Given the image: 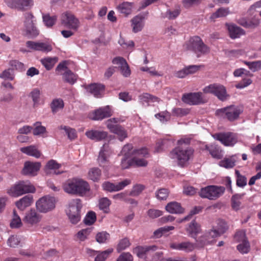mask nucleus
<instances>
[{
	"mask_svg": "<svg viewBox=\"0 0 261 261\" xmlns=\"http://www.w3.org/2000/svg\"><path fill=\"white\" fill-rule=\"evenodd\" d=\"M64 191L68 194L82 196L90 190L88 183L79 178L69 179L63 186Z\"/></svg>",
	"mask_w": 261,
	"mask_h": 261,
	"instance_id": "1",
	"label": "nucleus"
},
{
	"mask_svg": "<svg viewBox=\"0 0 261 261\" xmlns=\"http://www.w3.org/2000/svg\"><path fill=\"white\" fill-rule=\"evenodd\" d=\"M194 150L189 146H177L169 154L170 158L175 160L181 167L185 166L193 157Z\"/></svg>",
	"mask_w": 261,
	"mask_h": 261,
	"instance_id": "2",
	"label": "nucleus"
},
{
	"mask_svg": "<svg viewBox=\"0 0 261 261\" xmlns=\"http://www.w3.org/2000/svg\"><path fill=\"white\" fill-rule=\"evenodd\" d=\"M185 47L187 50L194 51L197 54L198 57L210 52L209 47L203 42L198 36H194L191 38L185 44Z\"/></svg>",
	"mask_w": 261,
	"mask_h": 261,
	"instance_id": "3",
	"label": "nucleus"
},
{
	"mask_svg": "<svg viewBox=\"0 0 261 261\" xmlns=\"http://www.w3.org/2000/svg\"><path fill=\"white\" fill-rule=\"evenodd\" d=\"M35 188L29 180L19 181L8 190V193L13 197H17L24 194L34 193Z\"/></svg>",
	"mask_w": 261,
	"mask_h": 261,
	"instance_id": "4",
	"label": "nucleus"
},
{
	"mask_svg": "<svg viewBox=\"0 0 261 261\" xmlns=\"http://www.w3.org/2000/svg\"><path fill=\"white\" fill-rule=\"evenodd\" d=\"M82 207L81 200L80 199H72L68 204L66 214L70 223L77 224L81 220V210Z\"/></svg>",
	"mask_w": 261,
	"mask_h": 261,
	"instance_id": "5",
	"label": "nucleus"
},
{
	"mask_svg": "<svg viewBox=\"0 0 261 261\" xmlns=\"http://www.w3.org/2000/svg\"><path fill=\"white\" fill-rule=\"evenodd\" d=\"M23 21L26 35L30 38H35L39 34V31L36 27V19L31 12L24 14Z\"/></svg>",
	"mask_w": 261,
	"mask_h": 261,
	"instance_id": "6",
	"label": "nucleus"
},
{
	"mask_svg": "<svg viewBox=\"0 0 261 261\" xmlns=\"http://www.w3.org/2000/svg\"><path fill=\"white\" fill-rule=\"evenodd\" d=\"M225 188L222 186H208L201 188L199 192V196L203 198L215 200L223 194Z\"/></svg>",
	"mask_w": 261,
	"mask_h": 261,
	"instance_id": "7",
	"label": "nucleus"
},
{
	"mask_svg": "<svg viewBox=\"0 0 261 261\" xmlns=\"http://www.w3.org/2000/svg\"><path fill=\"white\" fill-rule=\"evenodd\" d=\"M203 91L206 93H211L215 95L219 99L222 101L225 100L228 95L224 86L218 84L210 85L204 87Z\"/></svg>",
	"mask_w": 261,
	"mask_h": 261,
	"instance_id": "8",
	"label": "nucleus"
},
{
	"mask_svg": "<svg viewBox=\"0 0 261 261\" xmlns=\"http://www.w3.org/2000/svg\"><path fill=\"white\" fill-rule=\"evenodd\" d=\"M61 23L65 28L77 31L80 27L79 20L71 13L65 12L62 14Z\"/></svg>",
	"mask_w": 261,
	"mask_h": 261,
	"instance_id": "9",
	"label": "nucleus"
},
{
	"mask_svg": "<svg viewBox=\"0 0 261 261\" xmlns=\"http://www.w3.org/2000/svg\"><path fill=\"white\" fill-rule=\"evenodd\" d=\"M56 200L53 197L48 196L40 198L36 203L37 209L40 212L46 213L54 209Z\"/></svg>",
	"mask_w": 261,
	"mask_h": 261,
	"instance_id": "10",
	"label": "nucleus"
},
{
	"mask_svg": "<svg viewBox=\"0 0 261 261\" xmlns=\"http://www.w3.org/2000/svg\"><path fill=\"white\" fill-rule=\"evenodd\" d=\"M213 137L227 146H233L237 143L238 140L237 135L231 132L215 134Z\"/></svg>",
	"mask_w": 261,
	"mask_h": 261,
	"instance_id": "11",
	"label": "nucleus"
},
{
	"mask_svg": "<svg viewBox=\"0 0 261 261\" xmlns=\"http://www.w3.org/2000/svg\"><path fill=\"white\" fill-rule=\"evenodd\" d=\"M7 6L11 9L23 11L33 6V0H4Z\"/></svg>",
	"mask_w": 261,
	"mask_h": 261,
	"instance_id": "12",
	"label": "nucleus"
},
{
	"mask_svg": "<svg viewBox=\"0 0 261 261\" xmlns=\"http://www.w3.org/2000/svg\"><path fill=\"white\" fill-rule=\"evenodd\" d=\"M111 153L109 147L103 145L97 158V162L100 166L107 168L110 165L109 158Z\"/></svg>",
	"mask_w": 261,
	"mask_h": 261,
	"instance_id": "13",
	"label": "nucleus"
},
{
	"mask_svg": "<svg viewBox=\"0 0 261 261\" xmlns=\"http://www.w3.org/2000/svg\"><path fill=\"white\" fill-rule=\"evenodd\" d=\"M130 183L131 180L130 179H125L117 184H114L109 181H105L102 184V187L104 190L110 192H113L123 189L126 186L129 185Z\"/></svg>",
	"mask_w": 261,
	"mask_h": 261,
	"instance_id": "14",
	"label": "nucleus"
},
{
	"mask_svg": "<svg viewBox=\"0 0 261 261\" xmlns=\"http://www.w3.org/2000/svg\"><path fill=\"white\" fill-rule=\"evenodd\" d=\"M169 246L172 249L189 253L193 251L195 249L196 244L189 241H185L179 243H171Z\"/></svg>",
	"mask_w": 261,
	"mask_h": 261,
	"instance_id": "15",
	"label": "nucleus"
},
{
	"mask_svg": "<svg viewBox=\"0 0 261 261\" xmlns=\"http://www.w3.org/2000/svg\"><path fill=\"white\" fill-rule=\"evenodd\" d=\"M225 114L226 118L230 121H233L237 119L242 110L237 106H230L217 111Z\"/></svg>",
	"mask_w": 261,
	"mask_h": 261,
	"instance_id": "16",
	"label": "nucleus"
},
{
	"mask_svg": "<svg viewBox=\"0 0 261 261\" xmlns=\"http://www.w3.org/2000/svg\"><path fill=\"white\" fill-rule=\"evenodd\" d=\"M182 101L190 105H198L204 102L202 93H190L184 94L182 97Z\"/></svg>",
	"mask_w": 261,
	"mask_h": 261,
	"instance_id": "17",
	"label": "nucleus"
},
{
	"mask_svg": "<svg viewBox=\"0 0 261 261\" xmlns=\"http://www.w3.org/2000/svg\"><path fill=\"white\" fill-rule=\"evenodd\" d=\"M227 229V226L224 224V226L222 228H219L218 230H211L206 234V237L207 238V240L201 243H200L201 241H197V245L200 247H203L211 242L210 239H214L220 236L221 234L223 233Z\"/></svg>",
	"mask_w": 261,
	"mask_h": 261,
	"instance_id": "18",
	"label": "nucleus"
},
{
	"mask_svg": "<svg viewBox=\"0 0 261 261\" xmlns=\"http://www.w3.org/2000/svg\"><path fill=\"white\" fill-rule=\"evenodd\" d=\"M112 63L114 64L119 65L121 73L123 76L128 77L130 75L131 73L130 70L126 60L123 58L120 57H116L113 60Z\"/></svg>",
	"mask_w": 261,
	"mask_h": 261,
	"instance_id": "19",
	"label": "nucleus"
},
{
	"mask_svg": "<svg viewBox=\"0 0 261 261\" xmlns=\"http://www.w3.org/2000/svg\"><path fill=\"white\" fill-rule=\"evenodd\" d=\"M113 112L109 106L100 108L93 113L92 119L94 120H101L108 118L112 115Z\"/></svg>",
	"mask_w": 261,
	"mask_h": 261,
	"instance_id": "20",
	"label": "nucleus"
},
{
	"mask_svg": "<svg viewBox=\"0 0 261 261\" xmlns=\"http://www.w3.org/2000/svg\"><path fill=\"white\" fill-rule=\"evenodd\" d=\"M108 132L103 130L91 129L86 131L85 135L88 138L95 141H100L108 137Z\"/></svg>",
	"mask_w": 261,
	"mask_h": 261,
	"instance_id": "21",
	"label": "nucleus"
},
{
	"mask_svg": "<svg viewBox=\"0 0 261 261\" xmlns=\"http://www.w3.org/2000/svg\"><path fill=\"white\" fill-rule=\"evenodd\" d=\"M41 164L39 162H26L22 170L24 175H35L39 170Z\"/></svg>",
	"mask_w": 261,
	"mask_h": 261,
	"instance_id": "22",
	"label": "nucleus"
},
{
	"mask_svg": "<svg viewBox=\"0 0 261 261\" xmlns=\"http://www.w3.org/2000/svg\"><path fill=\"white\" fill-rule=\"evenodd\" d=\"M144 17L141 15L135 16L131 19V26L135 33L142 31L144 26Z\"/></svg>",
	"mask_w": 261,
	"mask_h": 261,
	"instance_id": "23",
	"label": "nucleus"
},
{
	"mask_svg": "<svg viewBox=\"0 0 261 261\" xmlns=\"http://www.w3.org/2000/svg\"><path fill=\"white\" fill-rule=\"evenodd\" d=\"M227 29L231 39L238 38L245 34V32L243 29L233 24L227 25Z\"/></svg>",
	"mask_w": 261,
	"mask_h": 261,
	"instance_id": "24",
	"label": "nucleus"
},
{
	"mask_svg": "<svg viewBox=\"0 0 261 261\" xmlns=\"http://www.w3.org/2000/svg\"><path fill=\"white\" fill-rule=\"evenodd\" d=\"M105 86L100 84H93L89 85L87 90L96 97H100L103 95Z\"/></svg>",
	"mask_w": 261,
	"mask_h": 261,
	"instance_id": "25",
	"label": "nucleus"
},
{
	"mask_svg": "<svg viewBox=\"0 0 261 261\" xmlns=\"http://www.w3.org/2000/svg\"><path fill=\"white\" fill-rule=\"evenodd\" d=\"M40 220V216L36 211L34 210H31L26 213L23 221L25 223L34 224L39 222Z\"/></svg>",
	"mask_w": 261,
	"mask_h": 261,
	"instance_id": "26",
	"label": "nucleus"
},
{
	"mask_svg": "<svg viewBox=\"0 0 261 261\" xmlns=\"http://www.w3.org/2000/svg\"><path fill=\"white\" fill-rule=\"evenodd\" d=\"M133 7V3L124 2L118 5L116 9L120 13L126 16L132 13Z\"/></svg>",
	"mask_w": 261,
	"mask_h": 261,
	"instance_id": "27",
	"label": "nucleus"
},
{
	"mask_svg": "<svg viewBox=\"0 0 261 261\" xmlns=\"http://www.w3.org/2000/svg\"><path fill=\"white\" fill-rule=\"evenodd\" d=\"M186 230L189 236L193 238H195L196 236L201 231L200 225L195 220H193L189 224Z\"/></svg>",
	"mask_w": 261,
	"mask_h": 261,
	"instance_id": "28",
	"label": "nucleus"
},
{
	"mask_svg": "<svg viewBox=\"0 0 261 261\" xmlns=\"http://www.w3.org/2000/svg\"><path fill=\"white\" fill-rule=\"evenodd\" d=\"M33 196L30 195H26L16 202V205L19 210L23 211L26 207L30 206L33 203Z\"/></svg>",
	"mask_w": 261,
	"mask_h": 261,
	"instance_id": "29",
	"label": "nucleus"
},
{
	"mask_svg": "<svg viewBox=\"0 0 261 261\" xmlns=\"http://www.w3.org/2000/svg\"><path fill=\"white\" fill-rule=\"evenodd\" d=\"M166 210L171 214H181L184 212V209L180 203L175 201L168 203L166 206Z\"/></svg>",
	"mask_w": 261,
	"mask_h": 261,
	"instance_id": "30",
	"label": "nucleus"
},
{
	"mask_svg": "<svg viewBox=\"0 0 261 261\" xmlns=\"http://www.w3.org/2000/svg\"><path fill=\"white\" fill-rule=\"evenodd\" d=\"M20 151L23 153L34 156L36 158H39L41 156V152L38 150L37 148L34 145L21 147Z\"/></svg>",
	"mask_w": 261,
	"mask_h": 261,
	"instance_id": "31",
	"label": "nucleus"
},
{
	"mask_svg": "<svg viewBox=\"0 0 261 261\" xmlns=\"http://www.w3.org/2000/svg\"><path fill=\"white\" fill-rule=\"evenodd\" d=\"M205 149L208 150L211 155L215 159H220L222 158V151L217 145L212 144L210 146L206 145Z\"/></svg>",
	"mask_w": 261,
	"mask_h": 261,
	"instance_id": "32",
	"label": "nucleus"
},
{
	"mask_svg": "<svg viewBox=\"0 0 261 261\" xmlns=\"http://www.w3.org/2000/svg\"><path fill=\"white\" fill-rule=\"evenodd\" d=\"M111 133L116 135L120 141H123L127 137V130L120 125H117L115 128L112 130Z\"/></svg>",
	"mask_w": 261,
	"mask_h": 261,
	"instance_id": "33",
	"label": "nucleus"
},
{
	"mask_svg": "<svg viewBox=\"0 0 261 261\" xmlns=\"http://www.w3.org/2000/svg\"><path fill=\"white\" fill-rule=\"evenodd\" d=\"M101 175V171L97 167H93L89 169L88 173L89 179L93 181H98Z\"/></svg>",
	"mask_w": 261,
	"mask_h": 261,
	"instance_id": "34",
	"label": "nucleus"
},
{
	"mask_svg": "<svg viewBox=\"0 0 261 261\" xmlns=\"http://www.w3.org/2000/svg\"><path fill=\"white\" fill-rule=\"evenodd\" d=\"M41 63L47 70H51L58 61L57 57H46L42 59Z\"/></svg>",
	"mask_w": 261,
	"mask_h": 261,
	"instance_id": "35",
	"label": "nucleus"
},
{
	"mask_svg": "<svg viewBox=\"0 0 261 261\" xmlns=\"http://www.w3.org/2000/svg\"><path fill=\"white\" fill-rule=\"evenodd\" d=\"M229 14L230 11L228 8L221 7L211 15L210 19L214 21L218 18L226 17Z\"/></svg>",
	"mask_w": 261,
	"mask_h": 261,
	"instance_id": "36",
	"label": "nucleus"
},
{
	"mask_svg": "<svg viewBox=\"0 0 261 261\" xmlns=\"http://www.w3.org/2000/svg\"><path fill=\"white\" fill-rule=\"evenodd\" d=\"M156 249L155 246H138L135 249V252L139 257L143 256L150 250H155Z\"/></svg>",
	"mask_w": 261,
	"mask_h": 261,
	"instance_id": "37",
	"label": "nucleus"
},
{
	"mask_svg": "<svg viewBox=\"0 0 261 261\" xmlns=\"http://www.w3.org/2000/svg\"><path fill=\"white\" fill-rule=\"evenodd\" d=\"M245 195V193L236 194L231 198V207L233 210L238 211L240 208L241 202L240 200Z\"/></svg>",
	"mask_w": 261,
	"mask_h": 261,
	"instance_id": "38",
	"label": "nucleus"
},
{
	"mask_svg": "<svg viewBox=\"0 0 261 261\" xmlns=\"http://www.w3.org/2000/svg\"><path fill=\"white\" fill-rule=\"evenodd\" d=\"M64 103L63 100L61 98L54 99L50 104L52 112L54 114L56 113L60 110H62L64 108Z\"/></svg>",
	"mask_w": 261,
	"mask_h": 261,
	"instance_id": "39",
	"label": "nucleus"
},
{
	"mask_svg": "<svg viewBox=\"0 0 261 261\" xmlns=\"http://www.w3.org/2000/svg\"><path fill=\"white\" fill-rule=\"evenodd\" d=\"M236 160L233 156L229 158H224L219 162L220 166L226 169L232 168L235 166Z\"/></svg>",
	"mask_w": 261,
	"mask_h": 261,
	"instance_id": "40",
	"label": "nucleus"
},
{
	"mask_svg": "<svg viewBox=\"0 0 261 261\" xmlns=\"http://www.w3.org/2000/svg\"><path fill=\"white\" fill-rule=\"evenodd\" d=\"M0 78L5 81H13L15 78V74L13 69L8 68L4 70L0 73Z\"/></svg>",
	"mask_w": 261,
	"mask_h": 261,
	"instance_id": "41",
	"label": "nucleus"
},
{
	"mask_svg": "<svg viewBox=\"0 0 261 261\" xmlns=\"http://www.w3.org/2000/svg\"><path fill=\"white\" fill-rule=\"evenodd\" d=\"M139 98L142 102L148 103L159 101V98L158 97L153 96L147 93H144L140 95Z\"/></svg>",
	"mask_w": 261,
	"mask_h": 261,
	"instance_id": "42",
	"label": "nucleus"
},
{
	"mask_svg": "<svg viewBox=\"0 0 261 261\" xmlns=\"http://www.w3.org/2000/svg\"><path fill=\"white\" fill-rule=\"evenodd\" d=\"M64 81L70 84H73L76 81V76L71 70H67L63 74Z\"/></svg>",
	"mask_w": 261,
	"mask_h": 261,
	"instance_id": "43",
	"label": "nucleus"
},
{
	"mask_svg": "<svg viewBox=\"0 0 261 261\" xmlns=\"http://www.w3.org/2000/svg\"><path fill=\"white\" fill-rule=\"evenodd\" d=\"M190 113V110L188 109L175 108L172 110V114L175 117H183L188 115Z\"/></svg>",
	"mask_w": 261,
	"mask_h": 261,
	"instance_id": "44",
	"label": "nucleus"
},
{
	"mask_svg": "<svg viewBox=\"0 0 261 261\" xmlns=\"http://www.w3.org/2000/svg\"><path fill=\"white\" fill-rule=\"evenodd\" d=\"M96 241L100 243H105L110 239V234L106 231L98 232L95 237Z\"/></svg>",
	"mask_w": 261,
	"mask_h": 261,
	"instance_id": "45",
	"label": "nucleus"
},
{
	"mask_svg": "<svg viewBox=\"0 0 261 261\" xmlns=\"http://www.w3.org/2000/svg\"><path fill=\"white\" fill-rule=\"evenodd\" d=\"M111 201L106 197L101 198L99 201V207L105 213H108Z\"/></svg>",
	"mask_w": 261,
	"mask_h": 261,
	"instance_id": "46",
	"label": "nucleus"
},
{
	"mask_svg": "<svg viewBox=\"0 0 261 261\" xmlns=\"http://www.w3.org/2000/svg\"><path fill=\"white\" fill-rule=\"evenodd\" d=\"M56 20L57 16L55 15L51 16L49 14H46L43 16V21L47 27H51Z\"/></svg>",
	"mask_w": 261,
	"mask_h": 261,
	"instance_id": "47",
	"label": "nucleus"
},
{
	"mask_svg": "<svg viewBox=\"0 0 261 261\" xmlns=\"http://www.w3.org/2000/svg\"><path fill=\"white\" fill-rule=\"evenodd\" d=\"M239 23L245 28H255L259 24V20L258 19L255 20L254 22L252 21H248L245 18H241L239 20Z\"/></svg>",
	"mask_w": 261,
	"mask_h": 261,
	"instance_id": "48",
	"label": "nucleus"
},
{
	"mask_svg": "<svg viewBox=\"0 0 261 261\" xmlns=\"http://www.w3.org/2000/svg\"><path fill=\"white\" fill-rule=\"evenodd\" d=\"M41 92L38 88L34 89L31 93V96L34 102V106H37L39 104Z\"/></svg>",
	"mask_w": 261,
	"mask_h": 261,
	"instance_id": "49",
	"label": "nucleus"
},
{
	"mask_svg": "<svg viewBox=\"0 0 261 261\" xmlns=\"http://www.w3.org/2000/svg\"><path fill=\"white\" fill-rule=\"evenodd\" d=\"M156 118L163 123L166 122L170 120L171 114L167 111H163L155 115Z\"/></svg>",
	"mask_w": 261,
	"mask_h": 261,
	"instance_id": "50",
	"label": "nucleus"
},
{
	"mask_svg": "<svg viewBox=\"0 0 261 261\" xmlns=\"http://www.w3.org/2000/svg\"><path fill=\"white\" fill-rule=\"evenodd\" d=\"M96 214L93 212H88L84 219V222L86 225H91L93 224L96 221Z\"/></svg>",
	"mask_w": 261,
	"mask_h": 261,
	"instance_id": "51",
	"label": "nucleus"
},
{
	"mask_svg": "<svg viewBox=\"0 0 261 261\" xmlns=\"http://www.w3.org/2000/svg\"><path fill=\"white\" fill-rule=\"evenodd\" d=\"M22 225L21 219L17 215L15 210L13 211V216L12 221L10 223V226L11 228H18Z\"/></svg>",
	"mask_w": 261,
	"mask_h": 261,
	"instance_id": "52",
	"label": "nucleus"
},
{
	"mask_svg": "<svg viewBox=\"0 0 261 261\" xmlns=\"http://www.w3.org/2000/svg\"><path fill=\"white\" fill-rule=\"evenodd\" d=\"M169 191L167 189L162 188L155 192V196L160 200H166L168 197Z\"/></svg>",
	"mask_w": 261,
	"mask_h": 261,
	"instance_id": "53",
	"label": "nucleus"
},
{
	"mask_svg": "<svg viewBox=\"0 0 261 261\" xmlns=\"http://www.w3.org/2000/svg\"><path fill=\"white\" fill-rule=\"evenodd\" d=\"M91 232V228L82 229L77 233V238L81 241H84L87 239L88 236L90 234Z\"/></svg>",
	"mask_w": 261,
	"mask_h": 261,
	"instance_id": "54",
	"label": "nucleus"
},
{
	"mask_svg": "<svg viewBox=\"0 0 261 261\" xmlns=\"http://www.w3.org/2000/svg\"><path fill=\"white\" fill-rule=\"evenodd\" d=\"M60 128L61 129H64L66 134L68 136V137L70 140H73L76 137V131L74 129L70 128L69 127L66 126H60Z\"/></svg>",
	"mask_w": 261,
	"mask_h": 261,
	"instance_id": "55",
	"label": "nucleus"
},
{
	"mask_svg": "<svg viewBox=\"0 0 261 261\" xmlns=\"http://www.w3.org/2000/svg\"><path fill=\"white\" fill-rule=\"evenodd\" d=\"M180 10L176 8L173 10H168L165 14L164 17L169 19H173L176 18L180 14Z\"/></svg>",
	"mask_w": 261,
	"mask_h": 261,
	"instance_id": "56",
	"label": "nucleus"
},
{
	"mask_svg": "<svg viewBox=\"0 0 261 261\" xmlns=\"http://www.w3.org/2000/svg\"><path fill=\"white\" fill-rule=\"evenodd\" d=\"M119 119L116 118H113L107 120L105 123L107 127V128L109 129L110 132H112V130L115 128V127L119 125L117 123L119 122Z\"/></svg>",
	"mask_w": 261,
	"mask_h": 261,
	"instance_id": "57",
	"label": "nucleus"
},
{
	"mask_svg": "<svg viewBox=\"0 0 261 261\" xmlns=\"http://www.w3.org/2000/svg\"><path fill=\"white\" fill-rule=\"evenodd\" d=\"M35 128L33 129V134L35 136L44 134L46 132V128L41 125L40 122H36L34 124Z\"/></svg>",
	"mask_w": 261,
	"mask_h": 261,
	"instance_id": "58",
	"label": "nucleus"
},
{
	"mask_svg": "<svg viewBox=\"0 0 261 261\" xmlns=\"http://www.w3.org/2000/svg\"><path fill=\"white\" fill-rule=\"evenodd\" d=\"M112 251V249H109L107 250L98 253L96 257L95 258V261H105Z\"/></svg>",
	"mask_w": 261,
	"mask_h": 261,
	"instance_id": "59",
	"label": "nucleus"
},
{
	"mask_svg": "<svg viewBox=\"0 0 261 261\" xmlns=\"http://www.w3.org/2000/svg\"><path fill=\"white\" fill-rule=\"evenodd\" d=\"M13 99L14 96L12 93H5L0 96V104L10 103Z\"/></svg>",
	"mask_w": 261,
	"mask_h": 261,
	"instance_id": "60",
	"label": "nucleus"
},
{
	"mask_svg": "<svg viewBox=\"0 0 261 261\" xmlns=\"http://www.w3.org/2000/svg\"><path fill=\"white\" fill-rule=\"evenodd\" d=\"M237 249L239 251L242 253H247L250 250V245L248 241H245L242 243H240L237 246Z\"/></svg>",
	"mask_w": 261,
	"mask_h": 261,
	"instance_id": "61",
	"label": "nucleus"
},
{
	"mask_svg": "<svg viewBox=\"0 0 261 261\" xmlns=\"http://www.w3.org/2000/svg\"><path fill=\"white\" fill-rule=\"evenodd\" d=\"M66 61H63L60 63L56 68V71L58 74L63 75L64 72H66L67 70H70L67 66Z\"/></svg>",
	"mask_w": 261,
	"mask_h": 261,
	"instance_id": "62",
	"label": "nucleus"
},
{
	"mask_svg": "<svg viewBox=\"0 0 261 261\" xmlns=\"http://www.w3.org/2000/svg\"><path fill=\"white\" fill-rule=\"evenodd\" d=\"M130 245V243L128 239L127 238H124L120 241L117 245V250L118 252H120L129 247Z\"/></svg>",
	"mask_w": 261,
	"mask_h": 261,
	"instance_id": "63",
	"label": "nucleus"
},
{
	"mask_svg": "<svg viewBox=\"0 0 261 261\" xmlns=\"http://www.w3.org/2000/svg\"><path fill=\"white\" fill-rule=\"evenodd\" d=\"M132 163L135 167H145L147 165V162L145 159L136 156L132 159Z\"/></svg>",
	"mask_w": 261,
	"mask_h": 261,
	"instance_id": "64",
	"label": "nucleus"
}]
</instances>
